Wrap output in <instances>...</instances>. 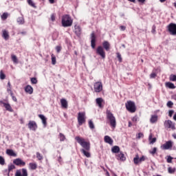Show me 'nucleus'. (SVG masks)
<instances>
[{
	"label": "nucleus",
	"instance_id": "nucleus-46",
	"mask_svg": "<svg viewBox=\"0 0 176 176\" xmlns=\"http://www.w3.org/2000/svg\"><path fill=\"white\" fill-rule=\"evenodd\" d=\"M166 105L168 108H172L173 105H174V103H173V102L171 101H168Z\"/></svg>",
	"mask_w": 176,
	"mask_h": 176
},
{
	"label": "nucleus",
	"instance_id": "nucleus-62",
	"mask_svg": "<svg viewBox=\"0 0 176 176\" xmlns=\"http://www.w3.org/2000/svg\"><path fill=\"white\" fill-rule=\"evenodd\" d=\"M133 126V124H131V122H129V127H131Z\"/></svg>",
	"mask_w": 176,
	"mask_h": 176
},
{
	"label": "nucleus",
	"instance_id": "nucleus-27",
	"mask_svg": "<svg viewBox=\"0 0 176 176\" xmlns=\"http://www.w3.org/2000/svg\"><path fill=\"white\" fill-rule=\"evenodd\" d=\"M151 123H156L157 122V115H153L150 119Z\"/></svg>",
	"mask_w": 176,
	"mask_h": 176
},
{
	"label": "nucleus",
	"instance_id": "nucleus-36",
	"mask_svg": "<svg viewBox=\"0 0 176 176\" xmlns=\"http://www.w3.org/2000/svg\"><path fill=\"white\" fill-rule=\"evenodd\" d=\"M28 3L30 6H32V8H36V6H35V3H34V1H32V0H28Z\"/></svg>",
	"mask_w": 176,
	"mask_h": 176
},
{
	"label": "nucleus",
	"instance_id": "nucleus-33",
	"mask_svg": "<svg viewBox=\"0 0 176 176\" xmlns=\"http://www.w3.org/2000/svg\"><path fill=\"white\" fill-rule=\"evenodd\" d=\"M133 162L135 164H138L139 163H141V161H140V157H138V155H136V157L133 158Z\"/></svg>",
	"mask_w": 176,
	"mask_h": 176
},
{
	"label": "nucleus",
	"instance_id": "nucleus-3",
	"mask_svg": "<svg viewBox=\"0 0 176 176\" xmlns=\"http://www.w3.org/2000/svg\"><path fill=\"white\" fill-rule=\"evenodd\" d=\"M63 27H71L72 25V19L69 14L63 15L62 17Z\"/></svg>",
	"mask_w": 176,
	"mask_h": 176
},
{
	"label": "nucleus",
	"instance_id": "nucleus-1",
	"mask_svg": "<svg viewBox=\"0 0 176 176\" xmlns=\"http://www.w3.org/2000/svg\"><path fill=\"white\" fill-rule=\"evenodd\" d=\"M107 119L109 120V123L113 129L116 128V118L113 116V114L109 110H107L106 111Z\"/></svg>",
	"mask_w": 176,
	"mask_h": 176
},
{
	"label": "nucleus",
	"instance_id": "nucleus-48",
	"mask_svg": "<svg viewBox=\"0 0 176 176\" xmlns=\"http://www.w3.org/2000/svg\"><path fill=\"white\" fill-rule=\"evenodd\" d=\"M117 58H118L120 63H122V55L120 53H117Z\"/></svg>",
	"mask_w": 176,
	"mask_h": 176
},
{
	"label": "nucleus",
	"instance_id": "nucleus-43",
	"mask_svg": "<svg viewBox=\"0 0 176 176\" xmlns=\"http://www.w3.org/2000/svg\"><path fill=\"white\" fill-rule=\"evenodd\" d=\"M31 82H32V85H36V83H38V80H36V78H32Z\"/></svg>",
	"mask_w": 176,
	"mask_h": 176
},
{
	"label": "nucleus",
	"instance_id": "nucleus-24",
	"mask_svg": "<svg viewBox=\"0 0 176 176\" xmlns=\"http://www.w3.org/2000/svg\"><path fill=\"white\" fill-rule=\"evenodd\" d=\"M3 34L2 36L5 39V41H8L9 39V32L6 31V30L2 31Z\"/></svg>",
	"mask_w": 176,
	"mask_h": 176
},
{
	"label": "nucleus",
	"instance_id": "nucleus-40",
	"mask_svg": "<svg viewBox=\"0 0 176 176\" xmlns=\"http://www.w3.org/2000/svg\"><path fill=\"white\" fill-rule=\"evenodd\" d=\"M60 141H65V135L63 133L59 134Z\"/></svg>",
	"mask_w": 176,
	"mask_h": 176
},
{
	"label": "nucleus",
	"instance_id": "nucleus-61",
	"mask_svg": "<svg viewBox=\"0 0 176 176\" xmlns=\"http://www.w3.org/2000/svg\"><path fill=\"white\" fill-rule=\"evenodd\" d=\"M7 91H10V94L12 93L11 88L9 87H8Z\"/></svg>",
	"mask_w": 176,
	"mask_h": 176
},
{
	"label": "nucleus",
	"instance_id": "nucleus-29",
	"mask_svg": "<svg viewBox=\"0 0 176 176\" xmlns=\"http://www.w3.org/2000/svg\"><path fill=\"white\" fill-rule=\"evenodd\" d=\"M29 167L30 170H36L38 165H36V163H30Z\"/></svg>",
	"mask_w": 176,
	"mask_h": 176
},
{
	"label": "nucleus",
	"instance_id": "nucleus-35",
	"mask_svg": "<svg viewBox=\"0 0 176 176\" xmlns=\"http://www.w3.org/2000/svg\"><path fill=\"white\" fill-rule=\"evenodd\" d=\"M89 129H91V130H93V129H94V123H93V121L91 120H90L89 121Z\"/></svg>",
	"mask_w": 176,
	"mask_h": 176
},
{
	"label": "nucleus",
	"instance_id": "nucleus-30",
	"mask_svg": "<svg viewBox=\"0 0 176 176\" xmlns=\"http://www.w3.org/2000/svg\"><path fill=\"white\" fill-rule=\"evenodd\" d=\"M6 153L9 156H16V154H15L14 151H13V150H12V149H7L6 150Z\"/></svg>",
	"mask_w": 176,
	"mask_h": 176
},
{
	"label": "nucleus",
	"instance_id": "nucleus-50",
	"mask_svg": "<svg viewBox=\"0 0 176 176\" xmlns=\"http://www.w3.org/2000/svg\"><path fill=\"white\" fill-rule=\"evenodd\" d=\"M52 65H56V57L54 56L52 57Z\"/></svg>",
	"mask_w": 176,
	"mask_h": 176
},
{
	"label": "nucleus",
	"instance_id": "nucleus-23",
	"mask_svg": "<svg viewBox=\"0 0 176 176\" xmlns=\"http://www.w3.org/2000/svg\"><path fill=\"white\" fill-rule=\"evenodd\" d=\"M25 91L26 93H28V94H32L34 92V89H32V87L31 85H28L25 88Z\"/></svg>",
	"mask_w": 176,
	"mask_h": 176
},
{
	"label": "nucleus",
	"instance_id": "nucleus-28",
	"mask_svg": "<svg viewBox=\"0 0 176 176\" xmlns=\"http://www.w3.org/2000/svg\"><path fill=\"white\" fill-rule=\"evenodd\" d=\"M16 21H17L18 24H19V25H23V24H24V23H25V21H24V17H23V16L19 17L17 19Z\"/></svg>",
	"mask_w": 176,
	"mask_h": 176
},
{
	"label": "nucleus",
	"instance_id": "nucleus-44",
	"mask_svg": "<svg viewBox=\"0 0 176 176\" xmlns=\"http://www.w3.org/2000/svg\"><path fill=\"white\" fill-rule=\"evenodd\" d=\"M36 157L38 160H42V159H43V156L39 153H36Z\"/></svg>",
	"mask_w": 176,
	"mask_h": 176
},
{
	"label": "nucleus",
	"instance_id": "nucleus-63",
	"mask_svg": "<svg viewBox=\"0 0 176 176\" xmlns=\"http://www.w3.org/2000/svg\"><path fill=\"white\" fill-rule=\"evenodd\" d=\"M50 3H54V0H49Z\"/></svg>",
	"mask_w": 176,
	"mask_h": 176
},
{
	"label": "nucleus",
	"instance_id": "nucleus-16",
	"mask_svg": "<svg viewBox=\"0 0 176 176\" xmlns=\"http://www.w3.org/2000/svg\"><path fill=\"white\" fill-rule=\"evenodd\" d=\"M91 46L92 49H94L96 47V36H94V33H91Z\"/></svg>",
	"mask_w": 176,
	"mask_h": 176
},
{
	"label": "nucleus",
	"instance_id": "nucleus-53",
	"mask_svg": "<svg viewBox=\"0 0 176 176\" xmlns=\"http://www.w3.org/2000/svg\"><path fill=\"white\" fill-rule=\"evenodd\" d=\"M174 113V110H170L168 112V116L171 118L173 116V114Z\"/></svg>",
	"mask_w": 176,
	"mask_h": 176
},
{
	"label": "nucleus",
	"instance_id": "nucleus-51",
	"mask_svg": "<svg viewBox=\"0 0 176 176\" xmlns=\"http://www.w3.org/2000/svg\"><path fill=\"white\" fill-rule=\"evenodd\" d=\"M56 50L57 53H60L61 52V46H60V45L56 46Z\"/></svg>",
	"mask_w": 176,
	"mask_h": 176
},
{
	"label": "nucleus",
	"instance_id": "nucleus-37",
	"mask_svg": "<svg viewBox=\"0 0 176 176\" xmlns=\"http://www.w3.org/2000/svg\"><path fill=\"white\" fill-rule=\"evenodd\" d=\"M170 80L172 82H176V75L171 74L170 76Z\"/></svg>",
	"mask_w": 176,
	"mask_h": 176
},
{
	"label": "nucleus",
	"instance_id": "nucleus-41",
	"mask_svg": "<svg viewBox=\"0 0 176 176\" xmlns=\"http://www.w3.org/2000/svg\"><path fill=\"white\" fill-rule=\"evenodd\" d=\"M5 78H6V75H5V74H3V72L1 71L0 72V79L3 80V79H5Z\"/></svg>",
	"mask_w": 176,
	"mask_h": 176
},
{
	"label": "nucleus",
	"instance_id": "nucleus-31",
	"mask_svg": "<svg viewBox=\"0 0 176 176\" xmlns=\"http://www.w3.org/2000/svg\"><path fill=\"white\" fill-rule=\"evenodd\" d=\"M152 133H151L148 136V140L150 141V144H155V142H156V138H152Z\"/></svg>",
	"mask_w": 176,
	"mask_h": 176
},
{
	"label": "nucleus",
	"instance_id": "nucleus-12",
	"mask_svg": "<svg viewBox=\"0 0 176 176\" xmlns=\"http://www.w3.org/2000/svg\"><path fill=\"white\" fill-rule=\"evenodd\" d=\"M116 157L117 160H120V162H126V157L122 152H120L116 155Z\"/></svg>",
	"mask_w": 176,
	"mask_h": 176
},
{
	"label": "nucleus",
	"instance_id": "nucleus-58",
	"mask_svg": "<svg viewBox=\"0 0 176 176\" xmlns=\"http://www.w3.org/2000/svg\"><path fill=\"white\" fill-rule=\"evenodd\" d=\"M139 159H140V163H142V162H145V156H142V157H140Z\"/></svg>",
	"mask_w": 176,
	"mask_h": 176
},
{
	"label": "nucleus",
	"instance_id": "nucleus-22",
	"mask_svg": "<svg viewBox=\"0 0 176 176\" xmlns=\"http://www.w3.org/2000/svg\"><path fill=\"white\" fill-rule=\"evenodd\" d=\"M38 118H40V119H41L42 123H43L44 127H46V126L47 125V122L46 121L47 119L45 118V116H43L42 114H39Z\"/></svg>",
	"mask_w": 176,
	"mask_h": 176
},
{
	"label": "nucleus",
	"instance_id": "nucleus-19",
	"mask_svg": "<svg viewBox=\"0 0 176 176\" xmlns=\"http://www.w3.org/2000/svg\"><path fill=\"white\" fill-rule=\"evenodd\" d=\"M60 104H61L62 108H65V109L68 108V102H67V100L62 98L60 100Z\"/></svg>",
	"mask_w": 176,
	"mask_h": 176
},
{
	"label": "nucleus",
	"instance_id": "nucleus-8",
	"mask_svg": "<svg viewBox=\"0 0 176 176\" xmlns=\"http://www.w3.org/2000/svg\"><path fill=\"white\" fill-rule=\"evenodd\" d=\"M94 89L95 93H100L102 91V82H96L94 83Z\"/></svg>",
	"mask_w": 176,
	"mask_h": 176
},
{
	"label": "nucleus",
	"instance_id": "nucleus-34",
	"mask_svg": "<svg viewBox=\"0 0 176 176\" xmlns=\"http://www.w3.org/2000/svg\"><path fill=\"white\" fill-rule=\"evenodd\" d=\"M168 173L169 174H174L175 173V168L169 167L168 168Z\"/></svg>",
	"mask_w": 176,
	"mask_h": 176
},
{
	"label": "nucleus",
	"instance_id": "nucleus-59",
	"mask_svg": "<svg viewBox=\"0 0 176 176\" xmlns=\"http://www.w3.org/2000/svg\"><path fill=\"white\" fill-rule=\"evenodd\" d=\"M151 32L153 34H155V32H156V26L155 25L153 26V29Z\"/></svg>",
	"mask_w": 176,
	"mask_h": 176
},
{
	"label": "nucleus",
	"instance_id": "nucleus-15",
	"mask_svg": "<svg viewBox=\"0 0 176 176\" xmlns=\"http://www.w3.org/2000/svg\"><path fill=\"white\" fill-rule=\"evenodd\" d=\"M163 149H170V148H173V142L171 140H169L166 142L164 144L162 145Z\"/></svg>",
	"mask_w": 176,
	"mask_h": 176
},
{
	"label": "nucleus",
	"instance_id": "nucleus-56",
	"mask_svg": "<svg viewBox=\"0 0 176 176\" xmlns=\"http://www.w3.org/2000/svg\"><path fill=\"white\" fill-rule=\"evenodd\" d=\"M150 78H151V79H153L154 78H156V74L152 73V74L150 75Z\"/></svg>",
	"mask_w": 176,
	"mask_h": 176
},
{
	"label": "nucleus",
	"instance_id": "nucleus-14",
	"mask_svg": "<svg viewBox=\"0 0 176 176\" xmlns=\"http://www.w3.org/2000/svg\"><path fill=\"white\" fill-rule=\"evenodd\" d=\"M14 164H16V166H25V162L20 158H16L13 161Z\"/></svg>",
	"mask_w": 176,
	"mask_h": 176
},
{
	"label": "nucleus",
	"instance_id": "nucleus-55",
	"mask_svg": "<svg viewBox=\"0 0 176 176\" xmlns=\"http://www.w3.org/2000/svg\"><path fill=\"white\" fill-rule=\"evenodd\" d=\"M51 20L52 21H54V20H56V15L54 14L51 15Z\"/></svg>",
	"mask_w": 176,
	"mask_h": 176
},
{
	"label": "nucleus",
	"instance_id": "nucleus-18",
	"mask_svg": "<svg viewBox=\"0 0 176 176\" xmlns=\"http://www.w3.org/2000/svg\"><path fill=\"white\" fill-rule=\"evenodd\" d=\"M102 46L107 52H109V49H111V44H109V42L104 41L102 43Z\"/></svg>",
	"mask_w": 176,
	"mask_h": 176
},
{
	"label": "nucleus",
	"instance_id": "nucleus-10",
	"mask_svg": "<svg viewBox=\"0 0 176 176\" xmlns=\"http://www.w3.org/2000/svg\"><path fill=\"white\" fill-rule=\"evenodd\" d=\"M96 53L98 56H100L102 58H105V51H104V47L102 46H98L96 49Z\"/></svg>",
	"mask_w": 176,
	"mask_h": 176
},
{
	"label": "nucleus",
	"instance_id": "nucleus-57",
	"mask_svg": "<svg viewBox=\"0 0 176 176\" xmlns=\"http://www.w3.org/2000/svg\"><path fill=\"white\" fill-rule=\"evenodd\" d=\"M137 120H138V118L137 116H134L132 118V122H137Z\"/></svg>",
	"mask_w": 176,
	"mask_h": 176
},
{
	"label": "nucleus",
	"instance_id": "nucleus-49",
	"mask_svg": "<svg viewBox=\"0 0 176 176\" xmlns=\"http://www.w3.org/2000/svg\"><path fill=\"white\" fill-rule=\"evenodd\" d=\"M157 151V148L156 147H154L153 148L152 151H150V153H151V155H155L156 153V151Z\"/></svg>",
	"mask_w": 176,
	"mask_h": 176
},
{
	"label": "nucleus",
	"instance_id": "nucleus-42",
	"mask_svg": "<svg viewBox=\"0 0 176 176\" xmlns=\"http://www.w3.org/2000/svg\"><path fill=\"white\" fill-rule=\"evenodd\" d=\"M0 164L1 166H3L5 164V159L2 156H0Z\"/></svg>",
	"mask_w": 176,
	"mask_h": 176
},
{
	"label": "nucleus",
	"instance_id": "nucleus-38",
	"mask_svg": "<svg viewBox=\"0 0 176 176\" xmlns=\"http://www.w3.org/2000/svg\"><path fill=\"white\" fill-rule=\"evenodd\" d=\"M14 168H16V166H14V165H13V164L8 165L9 173H10V171H12V170H14Z\"/></svg>",
	"mask_w": 176,
	"mask_h": 176
},
{
	"label": "nucleus",
	"instance_id": "nucleus-52",
	"mask_svg": "<svg viewBox=\"0 0 176 176\" xmlns=\"http://www.w3.org/2000/svg\"><path fill=\"white\" fill-rule=\"evenodd\" d=\"M10 96H12L13 101H17V98L14 96H13L12 92L10 93Z\"/></svg>",
	"mask_w": 176,
	"mask_h": 176
},
{
	"label": "nucleus",
	"instance_id": "nucleus-17",
	"mask_svg": "<svg viewBox=\"0 0 176 176\" xmlns=\"http://www.w3.org/2000/svg\"><path fill=\"white\" fill-rule=\"evenodd\" d=\"M75 34L77 35V36H80V34H82V29H80V26L79 25H75Z\"/></svg>",
	"mask_w": 176,
	"mask_h": 176
},
{
	"label": "nucleus",
	"instance_id": "nucleus-54",
	"mask_svg": "<svg viewBox=\"0 0 176 176\" xmlns=\"http://www.w3.org/2000/svg\"><path fill=\"white\" fill-rule=\"evenodd\" d=\"M142 137H144V134L142 133H139L138 134L137 138L140 139V138H142Z\"/></svg>",
	"mask_w": 176,
	"mask_h": 176
},
{
	"label": "nucleus",
	"instance_id": "nucleus-7",
	"mask_svg": "<svg viewBox=\"0 0 176 176\" xmlns=\"http://www.w3.org/2000/svg\"><path fill=\"white\" fill-rule=\"evenodd\" d=\"M164 125L166 129H171L172 130H175V124L170 120H166Z\"/></svg>",
	"mask_w": 176,
	"mask_h": 176
},
{
	"label": "nucleus",
	"instance_id": "nucleus-25",
	"mask_svg": "<svg viewBox=\"0 0 176 176\" xmlns=\"http://www.w3.org/2000/svg\"><path fill=\"white\" fill-rule=\"evenodd\" d=\"M96 104L98 105L99 108H102V102L104 100L102 98H98L96 99Z\"/></svg>",
	"mask_w": 176,
	"mask_h": 176
},
{
	"label": "nucleus",
	"instance_id": "nucleus-32",
	"mask_svg": "<svg viewBox=\"0 0 176 176\" xmlns=\"http://www.w3.org/2000/svg\"><path fill=\"white\" fill-rule=\"evenodd\" d=\"M166 86L169 89H175V85H174V83L172 82H166Z\"/></svg>",
	"mask_w": 176,
	"mask_h": 176
},
{
	"label": "nucleus",
	"instance_id": "nucleus-13",
	"mask_svg": "<svg viewBox=\"0 0 176 176\" xmlns=\"http://www.w3.org/2000/svg\"><path fill=\"white\" fill-rule=\"evenodd\" d=\"M0 105H3L4 108H6V111H9V112H13V109H12V106L9 103H5L3 101H0Z\"/></svg>",
	"mask_w": 176,
	"mask_h": 176
},
{
	"label": "nucleus",
	"instance_id": "nucleus-6",
	"mask_svg": "<svg viewBox=\"0 0 176 176\" xmlns=\"http://www.w3.org/2000/svg\"><path fill=\"white\" fill-rule=\"evenodd\" d=\"M168 31L170 35H176V24L175 23H170L167 26Z\"/></svg>",
	"mask_w": 176,
	"mask_h": 176
},
{
	"label": "nucleus",
	"instance_id": "nucleus-64",
	"mask_svg": "<svg viewBox=\"0 0 176 176\" xmlns=\"http://www.w3.org/2000/svg\"><path fill=\"white\" fill-rule=\"evenodd\" d=\"M173 119L176 121V113H175V115L173 116Z\"/></svg>",
	"mask_w": 176,
	"mask_h": 176
},
{
	"label": "nucleus",
	"instance_id": "nucleus-26",
	"mask_svg": "<svg viewBox=\"0 0 176 176\" xmlns=\"http://www.w3.org/2000/svg\"><path fill=\"white\" fill-rule=\"evenodd\" d=\"M80 151L82 153H83L84 156H86V157H91V155L88 151L85 150V148H82Z\"/></svg>",
	"mask_w": 176,
	"mask_h": 176
},
{
	"label": "nucleus",
	"instance_id": "nucleus-11",
	"mask_svg": "<svg viewBox=\"0 0 176 176\" xmlns=\"http://www.w3.org/2000/svg\"><path fill=\"white\" fill-rule=\"evenodd\" d=\"M15 176H28V172L25 168H22V173L21 170H16Z\"/></svg>",
	"mask_w": 176,
	"mask_h": 176
},
{
	"label": "nucleus",
	"instance_id": "nucleus-20",
	"mask_svg": "<svg viewBox=\"0 0 176 176\" xmlns=\"http://www.w3.org/2000/svg\"><path fill=\"white\" fill-rule=\"evenodd\" d=\"M104 142L109 144V145H112L113 144V140L112 138H111V137L106 135L104 136Z\"/></svg>",
	"mask_w": 176,
	"mask_h": 176
},
{
	"label": "nucleus",
	"instance_id": "nucleus-2",
	"mask_svg": "<svg viewBox=\"0 0 176 176\" xmlns=\"http://www.w3.org/2000/svg\"><path fill=\"white\" fill-rule=\"evenodd\" d=\"M75 140L77 141L78 144H80V145L82 146V147L84 148L85 151H90V143L86 142L84 138H82L79 136H76L75 138Z\"/></svg>",
	"mask_w": 176,
	"mask_h": 176
},
{
	"label": "nucleus",
	"instance_id": "nucleus-9",
	"mask_svg": "<svg viewBox=\"0 0 176 176\" xmlns=\"http://www.w3.org/2000/svg\"><path fill=\"white\" fill-rule=\"evenodd\" d=\"M28 126V129H30V130H32V131H36V129H38V125L36 124V122L35 121H29Z\"/></svg>",
	"mask_w": 176,
	"mask_h": 176
},
{
	"label": "nucleus",
	"instance_id": "nucleus-5",
	"mask_svg": "<svg viewBox=\"0 0 176 176\" xmlns=\"http://www.w3.org/2000/svg\"><path fill=\"white\" fill-rule=\"evenodd\" d=\"M77 119H78L79 126H82V124H83V123L86 122V113L79 112L78 113Z\"/></svg>",
	"mask_w": 176,
	"mask_h": 176
},
{
	"label": "nucleus",
	"instance_id": "nucleus-45",
	"mask_svg": "<svg viewBox=\"0 0 176 176\" xmlns=\"http://www.w3.org/2000/svg\"><path fill=\"white\" fill-rule=\"evenodd\" d=\"M1 19H3V20H6V19H8V13L4 12V13L1 15Z\"/></svg>",
	"mask_w": 176,
	"mask_h": 176
},
{
	"label": "nucleus",
	"instance_id": "nucleus-21",
	"mask_svg": "<svg viewBox=\"0 0 176 176\" xmlns=\"http://www.w3.org/2000/svg\"><path fill=\"white\" fill-rule=\"evenodd\" d=\"M111 152L118 155L120 152V148L118 146H114L111 148Z\"/></svg>",
	"mask_w": 176,
	"mask_h": 176
},
{
	"label": "nucleus",
	"instance_id": "nucleus-39",
	"mask_svg": "<svg viewBox=\"0 0 176 176\" xmlns=\"http://www.w3.org/2000/svg\"><path fill=\"white\" fill-rule=\"evenodd\" d=\"M12 60L13 63H14L15 64H17V63H18L17 56H16L15 55H12Z\"/></svg>",
	"mask_w": 176,
	"mask_h": 176
},
{
	"label": "nucleus",
	"instance_id": "nucleus-4",
	"mask_svg": "<svg viewBox=\"0 0 176 176\" xmlns=\"http://www.w3.org/2000/svg\"><path fill=\"white\" fill-rule=\"evenodd\" d=\"M125 107L127 109V111H129V112H131V113H134V112H135V103H134V102L133 101H128L126 104H125Z\"/></svg>",
	"mask_w": 176,
	"mask_h": 176
},
{
	"label": "nucleus",
	"instance_id": "nucleus-47",
	"mask_svg": "<svg viewBox=\"0 0 176 176\" xmlns=\"http://www.w3.org/2000/svg\"><path fill=\"white\" fill-rule=\"evenodd\" d=\"M173 157L171 156H168V158H167V163H173Z\"/></svg>",
	"mask_w": 176,
	"mask_h": 176
},
{
	"label": "nucleus",
	"instance_id": "nucleus-60",
	"mask_svg": "<svg viewBox=\"0 0 176 176\" xmlns=\"http://www.w3.org/2000/svg\"><path fill=\"white\" fill-rule=\"evenodd\" d=\"M120 30H121V31H124L126 30V26L121 25Z\"/></svg>",
	"mask_w": 176,
	"mask_h": 176
}]
</instances>
